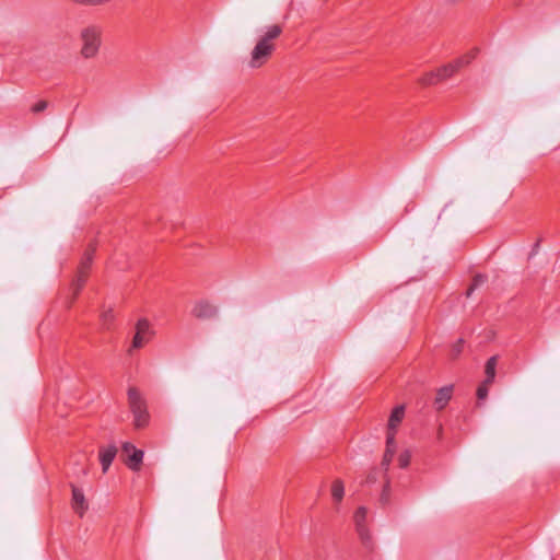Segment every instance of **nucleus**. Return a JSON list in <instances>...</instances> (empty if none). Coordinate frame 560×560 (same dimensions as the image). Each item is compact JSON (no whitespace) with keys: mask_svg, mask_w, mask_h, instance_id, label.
I'll use <instances>...</instances> for the list:
<instances>
[{"mask_svg":"<svg viewBox=\"0 0 560 560\" xmlns=\"http://www.w3.org/2000/svg\"><path fill=\"white\" fill-rule=\"evenodd\" d=\"M103 30L100 25L91 24L80 31L81 50L80 55L84 59L95 58L101 49Z\"/></svg>","mask_w":560,"mask_h":560,"instance_id":"2","label":"nucleus"},{"mask_svg":"<svg viewBox=\"0 0 560 560\" xmlns=\"http://www.w3.org/2000/svg\"><path fill=\"white\" fill-rule=\"evenodd\" d=\"M488 280V277L487 275H483V273H477L474 278H472V282L470 284V287L467 289V292H466V295L467 296H470V294L477 289L479 288L480 285H482L483 283H486Z\"/></svg>","mask_w":560,"mask_h":560,"instance_id":"17","label":"nucleus"},{"mask_svg":"<svg viewBox=\"0 0 560 560\" xmlns=\"http://www.w3.org/2000/svg\"><path fill=\"white\" fill-rule=\"evenodd\" d=\"M330 494L336 504H339L345 495V485L342 480L336 479L332 481L330 487Z\"/></svg>","mask_w":560,"mask_h":560,"instance_id":"14","label":"nucleus"},{"mask_svg":"<svg viewBox=\"0 0 560 560\" xmlns=\"http://www.w3.org/2000/svg\"><path fill=\"white\" fill-rule=\"evenodd\" d=\"M453 396V385L441 387L435 395L434 407L436 410H443Z\"/></svg>","mask_w":560,"mask_h":560,"instance_id":"12","label":"nucleus"},{"mask_svg":"<svg viewBox=\"0 0 560 560\" xmlns=\"http://www.w3.org/2000/svg\"><path fill=\"white\" fill-rule=\"evenodd\" d=\"M444 79L439 70V68H436L435 70H432L430 72H427L424 73L420 79H419V83L422 85V86H432V85H436L441 82H443Z\"/></svg>","mask_w":560,"mask_h":560,"instance_id":"13","label":"nucleus"},{"mask_svg":"<svg viewBox=\"0 0 560 560\" xmlns=\"http://www.w3.org/2000/svg\"><path fill=\"white\" fill-rule=\"evenodd\" d=\"M478 48L470 50L463 57L455 59L454 61L444 65L439 68L444 81L452 78L455 73H457L463 67L468 66L478 55Z\"/></svg>","mask_w":560,"mask_h":560,"instance_id":"7","label":"nucleus"},{"mask_svg":"<svg viewBox=\"0 0 560 560\" xmlns=\"http://www.w3.org/2000/svg\"><path fill=\"white\" fill-rule=\"evenodd\" d=\"M366 520H368V509L365 506H360L355 511L353 515V521L355 525L357 533L362 541V544L366 548H372L373 541L371 533L366 526Z\"/></svg>","mask_w":560,"mask_h":560,"instance_id":"6","label":"nucleus"},{"mask_svg":"<svg viewBox=\"0 0 560 560\" xmlns=\"http://www.w3.org/2000/svg\"><path fill=\"white\" fill-rule=\"evenodd\" d=\"M382 487H383V490H382L380 501L383 505H385L389 502V481H385V483H383Z\"/></svg>","mask_w":560,"mask_h":560,"instance_id":"22","label":"nucleus"},{"mask_svg":"<svg viewBox=\"0 0 560 560\" xmlns=\"http://www.w3.org/2000/svg\"><path fill=\"white\" fill-rule=\"evenodd\" d=\"M492 383H487V381H483L477 388V398L478 400H485L488 397L489 386Z\"/></svg>","mask_w":560,"mask_h":560,"instance_id":"20","label":"nucleus"},{"mask_svg":"<svg viewBox=\"0 0 560 560\" xmlns=\"http://www.w3.org/2000/svg\"><path fill=\"white\" fill-rule=\"evenodd\" d=\"M152 335L153 331L151 330L149 320L147 318H140L136 324V334L132 338L129 352L133 349H140L147 345L150 341Z\"/></svg>","mask_w":560,"mask_h":560,"instance_id":"8","label":"nucleus"},{"mask_svg":"<svg viewBox=\"0 0 560 560\" xmlns=\"http://www.w3.org/2000/svg\"><path fill=\"white\" fill-rule=\"evenodd\" d=\"M101 326L105 330H109L113 327L115 315L112 308L104 310L100 315Z\"/></svg>","mask_w":560,"mask_h":560,"instance_id":"16","label":"nucleus"},{"mask_svg":"<svg viewBox=\"0 0 560 560\" xmlns=\"http://www.w3.org/2000/svg\"><path fill=\"white\" fill-rule=\"evenodd\" d=\"M100 459H101L102 470H103V472H106L108 470V468L110 467L114 457H100Z\"/></svg>","mask_w":560,"mask_h":560,"instance_id":"26","label":"nucleus"},{"mask_svg":"<svg viewBox=\"0 0 560 560\" xmlns=\"http://www.w3.org/2000/svg\"><path fill=\"white\" fill-rule=\"evenodd\" d=\"M497 364H498L497 355H492L487 360L486 365H485V374H486L485 381H487V383L494 382Z\"/></svg>","mask_w":560,"mask_h":560,"instance_id":"15","label":"nucleus"},{"mask_svg":"<svg viewBox=\"0 0 560 560\" xmlns=\"http://www.w3.org/2000/svg\"><path fill=\"white\" fill-rule=\"evenodd\" d=\"M191 313L196 318L209 319L218 314V310L213 304L207 301H200L195 304Z\"/></svg>","mask_w":560,"mask_h":560,"instance_id":"10","label":"nucleus"},{"mask_svg":"<svg viewBox=\"0 0 560 560\" xmlns=\"http://www.w3.org/2000/svg\"><path fill=\"white\" fill-rule=\"evenodd\" d=\"M122 452L125 455H144L142 450L137 448L133 444L125 442L122 444Z\"/></svg>","mask_w":560,"mask_h":560,"instance_id":"21","label":"nucleus"},{"mask_svg":"<svg viewBox=\"0 0 560 560\" xmlns=\"http://www.w3.org/2000/svg\"><path fill=\"white\" fill-rule=\"evenodd\" d=\"M95 252L96 244L90 243L81 258L77 276L71 284V288L73 290V300L77 299V296L79 295L80 291L82 290L88 280Z\"/></svg>","mask_w":560,"mask_h":560,"instance_id":"4","label":"nucleus"},{"mask_svg":"<svg viewBox=\"0 0 560 560\" xmlns=\"http://www.w3.org/2000/svg\"><path fill=\"white\" fill-rule=\"evenodd\" d=\"M282 34V26L275 24L267 27L250 52L249 67L257 69L267 63L276 50L275 40Z\"/></svg>","mask_w":560,"mask_h":560,"instance_id":"1","label":"nucleus"},{"mask_svg":"<svg viewBox=\"0 0 560 560\" xmlns=\"http://www.w3.org/2000/svg\"><path fill=\"white\" fill-rule=\"evenodd\" d=\"M405 418V406L399 405L396 406L388 418L387 423V435H386V450L384 455H394L395 453V436L397 433L398 427L401 424L402 420Z\"/></svg>","mask_w":560,"mask_h":560,"instance_id":"5","label":"nucleus"},{"mask_svg":"<svg viewBox=\"0 0 560 560\" xmlns=\"http://www.w3.org/2000/svg\"><path fill=\"white\" fill-rule=\"evenodd\" d=\"M118 448L114 444H109L106 447H101L98 451V455H117Z\"/></svg>","mask_w":560,"mask_h":560,"instance_id":"25","label":"nucleus"},{"mask_svg":"<svg viewBox=\"0 0 560 560\" xmlns=\"http://www.w3.org/2000/svg\"><path fill=\"white\" fill-rule=\"evenodd\" d=\"M464 346H465V340L463 338H459L458 340H456V342H454L451 347L450 358L452 360L458 359L464 350Z\"/></svg>","mask_w":560,"mask_h":560,"instance_id":"18","label":"nucleus"},{"mask_svg":"<svg viewBox=\"0 0 560 560\" xmlns=\"http://www.w3.org/2000/svg\"><path fill=\"white\" fill-rule=\"evenodd\" d=\"M71 1L75 4H82V5H100V4L109 2L110 0H71Z\"/></svg>","mask_w":560,"mask_h":560,"instance_id":"24","label":"nucleus"},{"mask_svg":"<svg viewBox=\"0 0 560 560\" xmlns=\"http://www.w3.org/2000/svg\"><path fill=\"white\" fill-rule=\"evenodd\" d=\"M399 458V467L406 468L409 465V457H398Z\"/></svg>","mask_w":560,"mask_h":560,"instance_id":"27","label":"nucleus"},{"mask_svg":"<svg viewBox=\"0 0 560 560\" xmlns=\"http://www.w3.org/2000/svg\"><path fill=\"white\" fill-rule=\"evenodd\" d=\"M390 459L392 457H383L381 462V467L370 471L365 479V482L368 485H372L375 483L376 481H380L383 485L385 483V481H388L386 470L390 465Z\"/></svg>","mask_w":560,"mask_h":560,"instance_id":"9","label":"nucleus"},{"mask_svg":"<svg viewBox=\"0 0 560 560\" xmlns=\"http://www.w3.org/2000/svg\"><path fill=\"white\" fill-rule=\"evenodd\" d=\"M47 107H48V102L45 100H40L31 107V112L34 114H39V113L44 112Z\"/></svg>","mask_w":560,"mask_h":560,"instance_id":"23","label":"nucleus"},{"mask_svg":"<svg viewBox=\"0 0 560 560\" xmlns=\"http://www.w3.org/2000/svg\"><path fill=\"white\" fill-rule=\"evenodd\" d=\"M128 406L133 416V424L137 429L145 428L150 422L147 400L140 390L130 386L127 392Z\"/></svg>","mask_w":560,"mask_h":560,"instance_id":"3","label":"nucleus"},{"mask_svg":"<svg viewBox=\"0 0 560 560\" xmlns=\"http://www.w3.org/2000/svg\"><path fill=\"white\" fill-rule=\"evenodd\" d=\"M124 464L131 470L138 471L142 467L143 457H122Z\"/></svg>","mask_w":560,"mask_h":560,"instance_id":"19","label":"nucleus"},{"mask_svg":"<svg viewBox=\"0 0 560 560\" xmlns=\"http://www.w3.org/2000/svg\"><path fill=\"white\" fill-rule=\"evenodd\" d=\"M71 506L80 517L84 515L89 508L83 491L74 486H72Z\"/></svg>","mask_w":560,"mask_h":560,"instance_id":"11","label":"nucleus"}]
</instances>
